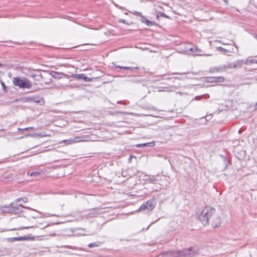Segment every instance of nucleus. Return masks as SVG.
<instances>
[{
  "label": "nucleus",
  "mask_w": 257,
  "mask_h": 257,
  "mask_svg": "<svg viewBox=\"0 0 257 257\" xmlns=\"http://www.w3.org/2000/svg\"><path fill=\"white\" fill-rule=\"evenodd\" d=\"M199 220L204 225L211 222L213 228L219 227L221 222L220 216L216 213L215 209L210 206H206L198 216Z\"/></svg>",
  "instance_id": "f257e3e1"
},
{
  "label": "nucleus",
  "mask_w": 257,
  "mask_h": 257,
  "mask_svg": "<svg viewBox=\"0 0 257 257\" xmlns=\"http://www.w3.org/2000/svg\"><path fill=\"white\" fill-rule=\"evenodd\" d=\"M15 201H16L17 202H20V201H22L24 203H26L28 202V199L27 197H22L17 199Z\"/></svg>",
  "instance_id": "a211bd4d"
},
{
  "label": "nucleus",
  "mask_w": 257,
  "mask_h": 257,
  "mask_svg": "<svg viewBox=\"0 0 257 257\" xmlns=\"http://www.w3.org/2000/svg\"><path fill=\"white\" fill-rule=\"evenodd\" d=\"M224 1H225L226 2V0H224Z\"/></svg>",
  "instance_id": "4c0bfd02"
},
{
  "label": "nucleus",
  "mask_w": 257,
  "mask_h": 257,
  "mask_svg": "<svg viewBox=\"0 0 257 257\" xmlns=\"http://www.w3.org/2000/svg\"><path fill=\"white\" fill-rule=\"evenodd\" d=\"M189 51L192 53H195L196 55H202L200 54L199 52L201 51L197 47H194L190 48Z\"/></svg>",
  "instance_id": "dca6fc26"
},
{
  "label": "nucleus",
  "mask_w": 257,
  "mask_h": 257,
  "mask_svg": "<svg viewBox=\"0 0 257 257\" xmlns=\"http://www.w3.org/2000/svg\"><path fill=\"white\" fill-rule=\"evenodd\" d=\"M65 141L66 142V144H72V143H74L81 142L83 141L82 140H81L80 137H76L74 139H70L69 141L66 140Z\"/></svg>",
  "instance_id": "4468645a"
},
{
  "label": "nucleus",
  "mask_w": 257,
  "mask_h": 257,
  "mask_svg": "<svg viewBox=\"0 0 257 257\" xmlns=\"http://www.w3.org/2000/svg\"><path fill=\"white\" fill-rule=\"evenodd\" d=\"M166 17V18H168L169 17L167 16L165 13H163V12H160L157 15V17H156V18L158 20H159V17Z\"/></svg>",
  "instance_id": "aec40b11"
},
{
  "label": "nucleus",
  "mask_w": 257,
  "mask_h": 257,
  "mask_svg": "<svg viewBox=\"0 0 257 257\" xmlns=\"http://www.w3.org/2000/svg\"><path fill=\"white\" fill-rule=\"evenodd\" d=\"M18 131H25V130H24V128H18Z\"/></svg>",
  "instance_id": "473e14b6"
},
{
  "label": "nucleus",
  "mask_w": 257,
  "mask_h": 257,
  "mask_svg": "<svg viewBox=\"0 0 257 257\" xmlns=\"http://www.w3.org/2000/svg\"><path fill=\"white\" fill-rule=\"evenodd\" d=\"M243 63L242 60H238L233 63H228L226 64L222 65L224 72L236 68H240Z\"/></svg>",
  "instance_id": "20e7f679"
},
{
  "label": "nucleus",
  "mask_w": 257,
  "mask_h": 257,
  "mask_svg": "<svg viewBox=\"0 0 257 257\" xmlns=\"http://www.w3.org/2000/svg\"><path fill=\"white\" fill-rule=\"evenodd\" d=\"M16 240H21V238H16Z\"/></svg>",
  "instance_id": "72a5a7b5"
},
{
  "label": "nucleus",
  "mask_w": 257,
  "mask_h": 257,
  "mask_svg": "<svg viewBox=\"0 0 257 257\" xmlns=\"http://www.w3.org/2000/svg\"><path fill=\"white\" fill-rule=\"evenodd\" d=\"M254 38L257 40V35L254 36Z\"/></svg>",
  "instance_id": "c9c22d12"
},
{
  "label": "nucleus",
  "mask_w": 257,
  "mask_h": 257,
  "mask_svg": "<svg viewBox=\"0 0 257 257\" xmlns=\"http://www.w3.org/2000/svg\"><path fill=\"white\" fill-rule=\"evenodd\" d=\"M141 19H140V21L141 22L144 23L146 21V20H147L146 18H145L143 15L142 16H141Z\"/></svg>",
  "instance_id": "bb28decb"
},
{
  "label": "nucleus",
  "mask_w": 257,
  "mask_h": 257,
  "mask_svg": "<svg viewBox=\"0 0 257 257\" xmlns=\"http://www.w3.org/2000/svg\"><path fill=\"white\" fill-rule=\"evenodd\" d=\"M155 146V143L154 142H152L150 143H146L144 144H139L136 145L137 148H141L144 147H152Z\"/></svg>",
  "instance_id": "f8f14e48"
},
{
  "label": "nucleus",
  "mask_w": 257,
  "mask_h": 257,
  "mask_svg": "<svg viewBox=\"0 0 257 257\" xmlns=\"http://www.w3.org/2000/svg\"><path fill=\"white\" fill-rule=\"evenodd\" d=\"M131 82H133V83H141V80H140V79H138V78H133L131 80H130Z\"/></svg>",
  "instance_id": "5701e85b"
},
{
  "label": "nucleus",
  "mask_w": 257,
  "mask_h": 257,
  "mask_svg": "<svg viewBox=\"0 0 257 257\" xmlns=\"http://www.w3.org/2000/svg\"><path fill=\"white\" fill-rule=\"evenodd\" d=\"M13 84L20 88H30L32 84L30 80L24 77H16L13 79Z\"/></svg>",
  "instance_id": "7ed1b4c3"
},
{
  "label": "nucleus",
  "mask_w": 257,
  "mask_h": 257,
  "mask_svg": "<svg viewBox=\"0 0 257 257\" xmlns=\"http://www.w3.org/2000/svg\"><path fill=\"white\" fill-rule=\"evenodd\" d=\"M145 23L148 26H154L156 25V23L154 22L150 21L147 19L146 20Z\"/></svg>",
  "instance_id": "f3484780"
},
{
  "label": "nucleus",
  "mask_w": 257,
  "mask_h": 257,
  "mask_svg": "<svg viewBox=\"0 0 257 257\" xmlns=\"http://www.w3.org/2000/svg\"><path fill=\"white\" fill-rule=\"evenodd\" d=\"M119 22L125 24V20H121L119 21Z\"/></svg>",
  "instance_id": "7c9ffc66"
},
{
  "label": "nucleus",
  "mask_w": 257,
  "mask_h": 257,
  "mask_svg": "<svg viewBox=\"0 0 257 257\" xmlns=\"http://www.w3.org/2000/svg\"><path fill=\"white\" fill-rule=\"evenodd\" d=\"M217 49L218 51H219L221 52H223V53H225L226 52H231L230 51H228L227 50H226L221 47H217Z\"/></svg>",
  "instance_id": "412c9836"
},
{
  "label": "nucleus",
  "mask_w": 257,
  "mask_h": 257,
  "mask_svg": "<svg viewBox=\"0 0 257 257\" xmlns=\"http://www.w3.org/2000/svg\"><path fill=\"white\" fill-rule=\"evenodd\" d=\"M24 130H25V131L35 130V128L34 127L31 126V127L24 128Z\"/></svg>",
  "instance_id": "cd10ccee"
},
{
  "label": "nucleus",
  "mask_w": 257,
  "mask_h": 257,
  "mask_svg": "<svg viewBox=\"0 0 257 257\" xmlns=\"http://www.w3.org/2000/svg\"><path fill=\"white\" fill-rule=\"evenodd\" d=\"M116 67L119 68H121V69H124L125 70H129V71H130L131 72H134L133 73H134V75H136L137 74V73H135V70L140 69L138 67H124V66H116Z\"/></svg>",
  "instance_id": "9b49d317"
},
{
  "label": "nucleus",
  "mask_w": 257,
  "mask_h": 257,
  "mask_svg": "<svg viewBox=\"0 0 257 257\" xmlns=\"http://www.w3.org/2000/svg\"><path fill=\"white\" fill-rule=\"evenodd\" d=\"M256 105H257V103H256Z\"/></svg>",
  "instance_id": "58836bf2"
},
{
  "label": "nucleus",
  "mask_w": 257,
  "mask_h": 257,
  "mask_svg": "<svg viewBox=\"0 0 257 257\" xmlns=\"http://www.w3.org/2000/svg\"><path fill=\"white\" fill-rule=\"evenodd\" d=\"M210 71L211 73L224 72L222 65L212 67L210 69Z\"/></svg>",
  "instance_id": "1a4fd4ad"
},
{
  "label": "nucleus",
  "mask_w": 257,
  "mask_h": 257,
  "mask_svg": "<svg viewBox=\"0 0 257 257\" xmlns=\"http://www.w3.org/2000/svg\"><path fill=\"white\" fill-rule=\"evenodd\" d=\"M39 175H40V173L39 172H32L31 173V174H30V175L32 176H38Z\"/></svg>",
  "instance_id": "393cba45"
},
{
  "label": "nucleus",
  "mask_w": 257,
  "mask_h": 257,
  "mask_svg": "<svg viewBox=\"0 0 257 257\" xmlns=\"http://www.w3.org/2000/svg\"><path fill=\"white\" fill-rule=\"evenodd\" d=\"M208 82H223L224 81V78L222 76L219 77H209L207 78Z\"/></svg>",
  "instance_id": "6e6552de"
},
{
  "label": "nucleus",
  "mask_w": 257,
  "mask_h": 257,
  "mask_svg": "<svg viewBox=\"0 0 257 257\" xmlns=\"http://www.w3.org/2000/svg\"><path fill=\"white\" fill-rule=\"evenodd\" d=\"M1 210L3 213H8L12 214L11 204L9 206L2 207V208H1Z\"/></svg>",
  "instance_id": "2eb2a0df"
},
{
  "label": "nucleus",
  "mask_w": 257,
  "mask_h": 257,
  "mask_svg": "<svg viewBox=\"0 0 257 257\" xmlns=\"http://www.w3.org/2000/svg\"><path fill=\"white\" fill-rule=\"evenodd\" d=\"M34 227V226H28V227H23L22 228L28 229V228H32V227Z\"/></svg>",
  "instance_id": "c756f323"
},
{
  "label": "nucleus",
  "mask_w": 257,
  "mask_h": 257,
  "mask_svg": "<svg viewBox=\"0 0 257 257\" xmlns=\"http://www.w3.org/2000/svg\"><path fill=\"white\" fill-rule=\"evenodd\" d=\"M96 211H98V210H96V209H92L89 214L90 215V214L94 215L95 214H97L98 213H97Z\"/></svg>",
  "instance_id": "a878e982"
},
{
  "label": "nucleus",
  "mask_w": 257,
  "mask_h": 257,
  "mask_svg": "<svg viewBox=\"0 0 257 257\" xmlns=\"http://www.w3.org/2000/svg\"><path fill=\"white\" fill-rule=\"evenodd\" d=\"M130 13H131V14L134 15H137V16H138L139 17H141V16H142V14L141 13V12H137V11H133V12H130Z\"/></svg>",
  "instance_id": "4be33fe9"
},
{
  "label": "nucleus",
  "mask_w": 257,
  "mask_h": 257,
  "mask_svg": "<svg viewBox=\"0 0 257 257\" xmlns=\"http://www.w3.org/2000/svg\"><path fill=\"white\" fill-rule=\"evenodd\" d=\"M100 242H92L88 244V246L89 247H97L99 246Z\"/></svg>",
  "instance_id": "6ab92c4d"
},
{
  "label": "nucleus",
  "mask_w": 257,
  "mask_h": 257,
  "mask_svg": "<svg viewBox=\"0 0 257 257\" xmlns=\"http://www.w3.org/2000/svg\"><path fill=\"white\" fill-rule=\"evenodd\" d=\"M250 63H256L257 64V60H250Z\"/></svg>",
  "instance_id": "c85d7f7f"
},
{
  "label": "nucleus",
  "mask_w": 257,
  "mask_h": 257,
  "mask_svg": "<svg viewBox=\"0 0 257 257\" xmlns=\"http://www.w3.org/2000/svg\"><path fill=\"white\" fill-rule=\"evenodd\" d=\"M1 85H2V87H3V88L4 90L5 91L7 92V86L5 85V83L3 81H1Z\"/></svg>",
  "instance_id": "b1692460"
},
{
  "label": "nucleus",
  "mask_w": 257,
  "mask_h": 257,
  "mask_svg": "<svg viewBox=\"0 0 257 257\" xmlns=\"http://www.w3.org/2000/svg\"><path fill=\"white\" fill-rule=\"evenodd\" d=\"M12 214H19L23 212L22 207L26 208L22 204H18L16 201L11 203Z\"/></svg>",
  "instance_id": "423d86ee"
},
{
  "label": "nucleus",
  "mask_w": 257,
  "mask_h": 257,
  "mask_svg": "<svg viewBox=\"0 0 257 257\" xmlns=\"http://www.w3.org/2000/svg\"><path fill=\"white\" fill-rule=\"evenodd\" d=\"M75 78L78 79H82L85 82H89L91 81V79L86 77L83 74H79L75 75Z\"/></svg>",
  "instance_id": "9d476101"
},
{
  "label": "nucleus",
  "mask_w": 257,
  "mask_h": 257,
  "mask_svg": "<svg viewBox=\"0 0 257 257\" xmlns=\"http://www.w3.org/2000/svg\"><path fill=\"white\" fill-rule=\"evenodd\" d=\"M27 208H28V209H29L32 210H34V209H32V208H29V207H28Z\"/></svg>",
  "instance_id": "f704fd0d"
},
{
  "label": "nucleus",
  "mask_w": 257,
  "mask_h": 257,
  "mask_svg": "<svg viewBox=\"0 0 257 257\" xmlns=\"http://www.w3.org/2000/svg\"><path fill=\"white\" fill-rule=\"evenodd\" d=\"M161 177L159 174H158L157 176L145 175L142 179L147 183H152L154 184H157L161 181Z\"/></svg>",
  "instance_id": "39448f33"
},
{
  "label": "nucleus",
  "mask_w": 257,
  "mask_h": 257,
  "mask_svg": "<svg viewBox=\"0 0 257 257\" xmlns=\"http://www.w3.org/2000/svg\"><path fill=\"white\" fill-rule=\"evenodd\" d=\"M31 100L35 102L39 103L41 104L44 103V99L40 96H34L31 98Z\"/></svg>",
  "instance_id": "ddd939ff"
},
{
  "label": "nucleus",
  "mask_w": 257,
  "mask_h": 257,
  "mask_svg": "<svg viewBox=\"0 0 257 257\" xmlns=\"http://www.w3.org/2000/svg\"><path fill=\"white\" fill-rule=\"evenodd\" d=\"M200 98V96H196L195 99L198 100Z\"/></svg>",
  "instance_id": "2f4dec72"
},
{
  "label": "nucleus",
  "mask_w": 257,
  "mask_h": 257,
  "mask_svg": "<svg viewBox=\"0 0 257 257\" xmlns=\"http://www.w3.org/2000/svg\"><path fill=\"white\" fill-rule=\"evenodd\" d=\"M199 253V249L196 247H190L177 252L170 251L162 255L163 257H193Z\"/></svg>",
  "instance_id": "f03ea898"
},
{
  "label": "nucleus",
  "mask_w": 257,
  "mask_h": 257,
  "mask_svg": "<svg viewBox=\"0 0 257 257\" xmlns=\"http://www.w3.org/2000/svg\"><path fill=\"white\" fill-rule=\"evenodd\" d=\"M155 206L154 201L150 200L148 201L146 203L143 204L139 209V211H142L144 210H147L151 211L153 209Z\"/></svg>",
  "instance_id": "0eeeda50"
},
{
  "label": "nucleus",
  "mask_w": 257,
  "mask_h": 257,
  "mask_svg": "<svg viewBox=\"0 0 257 257\" xmlns=\"http://www.w3.org/2000/svg\"><path fill=\"white\" fill-rule=\"evenodd\" d=\"M33 135L28 134L27 136H32Z\"/></svg>",
  "instance_id": "e433bc0d"
}]
</instances>
